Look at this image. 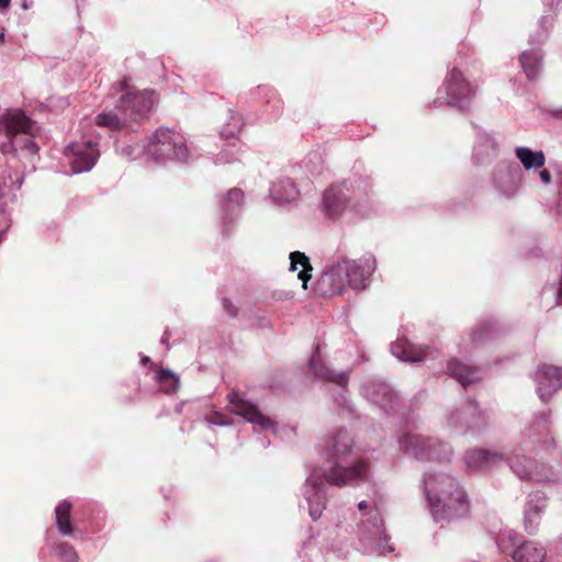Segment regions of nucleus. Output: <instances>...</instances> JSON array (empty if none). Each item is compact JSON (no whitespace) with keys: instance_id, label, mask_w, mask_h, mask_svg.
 I'll list each match as a JSON object with an SVG mask.
<instances>
[{"instance_id":"obj_2","label":"nucleus","mask_w":562,"mask_h":562,"mask_svg":"<svg viewBox=\"0 0 562 562\" xmlns=\"http://www.w3.org/2000/svg\"><path fill=\"white\" fill-rule=\"evenodd\" d=\"M429 512L437 524L443 526L464 517L470 501L460 482L449 473L426 471L420 481Z\"/></svg>"},{"instance_id":"obj_12","label":"nucleus","mask_w":562,"mask_h":562,"mask_svg":"<svg viewBox=\"0 0 562 562\" xmlns=\"http://www.w3.org/2000/svg\"><path fill=\"white\" fill-rule=\"evenodd\" d=\"M521 451H537L551 453L558 449L557 442L550 432V411H542L533 415L532 420L525 428L519 441Z\"/></svg>"},{"instance_id":"obj_33","label":"nucleus","mask_w":562,"mask_h":562,"mask_svg":"<svg viewBox=\"0 0 562 562\" xmlns=\"http://www.w3.org/2000/svg\"><path fill=\"white\" fill-rule=\"evenodd\" d=\"M290 271H297V279L302 281L303 289H307V282L311 279L312 266L308 257L300 251L290 254Z\"/></svg>"},{"instance_id":"obj_22","label":"nucleus","mask_w":562,"mask_h":562,"mask_svg":"<svg viewBox=\"0 0 562 562\" xmlns=\"http://www.w3.org/2000/svg\"><path fill=\"white\" fill-rule=\"evenodd\" d=\"M506 462L520 480H532L536 482H550L554 480L552 473L548 474L538 471L535 461L525 454L516 453L507 457Z\"/></svg>"},{"instance_id":"obj_57","label":"nucleus","mask_w":562,"mask_h":562,"mask_svg":"<svg viewBox=\"0 0 562 562\" xmlns=\"http://www.w3.org/2000/svg\"><path fill=\"white\" fill-rule=\"evenodd\" d=\"M3 38H4V32H3V30H1L0 31V44H3V42H4Z\"/></svg>"},{"instance_id":"obj_37","label":"nucleus","mask_w":562,"mask_h":562,"mask_svg":"<svg viewBox=\"0 0 562 562\" xmlns=\"http://www.w3.org/2000/svg\"><path fill=\"white\" fill-rule=\"evenodd\" d=\"M115 150L127 160H135L142 155H147V143L140 144L138 142L131 143H116Z\"/></svg>"},{"instance_id":"obj_17","label":"nucleus","mask_w":562,"mask_h":562,"mask_svg":"<svg viewBox=\"0 0 562 562\" xmlns=\"http://www.w3.org/2000/svg\"><path fill=\"white\" fill-rule=\"evenodd\" d=\"M519 167L514 162H501L494 171L492 183L496 194L505 200L514 199L518 193Z\"/></svg>"},{"instance_id":"obj_56","label":"nucleus","mask_w":562,"mask_h":562,"mask_svg":"<svg viewBox=\"0 0 562 562\" xmlns=\"http://www.w3.org/2000/svg\"><path fill=\"white\" fill-rule=\"evenodd\" d=\"M16 182H18V184H16V189H20V188L22 187V183H23V177H19V178L16 179Z\"/></svg>"},{"instance_id":"obj_40","label":"nucleus","mask_w":562,"mask_h":562,"mask_svg":"<svg viewBox=\"0 0 562 562\" xmlns=\"http://www.w3.org/2000/svg\"><path fill=\"white\" fill-rule=\"evenodd\" d=\"M258 90L262 92L267 99V111H270L271 119H277L283 110V102L280 100L276 91L268 87H258Z\"/></svg>"},{"instance_id":"obj_26","label":"nucleus","mask_w":562,"mask_h":562,"mask_svg":"<svg viewBox=\"0 0 562 562\" xmlns=\"http://www.w3.org/2000/svg\"><path fill=\"white\" fill-rule=\"evenodd\" d=\"M447 374L456 379L463 387L481 380V369L471 367L456 358L448 360Z\"/></svg>"},{"instance_id":"obj_30","label":"nucleus","mask_w":562,"mask_h":562,"mask_svg":"<svg viewBox=\"0 0 562 562\" xmlns=\"http://www.w3.org/2000/svg\"><path fill=\"white\" fill-rule=\"evenodd\" d=\"M244 202V192L240 189H231L226 196L222 200V213H223V225L224 229L236 217L239 216Z\"/></svg>"},{"instance_id":"obj_28","label":"nucleus","mask_w":562,"mask_h":562,"mask_svg":"<svg viewBox=\"0 0 562 562\" xmlns=\"http://www.w3.org/2000/svg\"><path fill=\"white\" fill-rule=\"evenodd\" d=\"M325 170L324 155L319 150L308 153L299 165L293 167L295 177L303 175L307 179L317 178L322 176Z\"/></svg>"},{"instance_id":"obj_15","label":"nucleus","mask_w":562,"mask_h":562,"mask_svg":"<svg viewBox=\"0 0 562 562\" xmlns=\"http://www.w3.org/2000/svg\"><path fill=\"white\" fill-rule=\"evenodd\" d=\"M361 393L369 402L380 407L386 414L397 411L400 398L397 393L386 382L367 378L361 386Z\"/></svg>"},{"instance_id":"obj_6","label":"nucleus","mask_w":562,"mask_h":562,"mask_svg":"<svg viewBox=\"0 0 562 562\" xmlns=\"http://www.w3.org/2000/svg\"><path fill=\"white\" fill-rule=\"evenodd\" d=\"M400 451L418 461L450 462L453 450L448 442L435 437L404 431L397 438Z\"/></svg>"},{"instance_id":"obj_55","label":"nucleus","mask_w":562,"mask_h":562,"mask_svg":"<svg viewBox=\"0 0 562 562\" xmlns=\"http://www.w3.org/2000/svg\"><path fill=\"white\" fill-rule=\"evenodd\" d=\"M260 443H261V446H262L263 448H267V447H269V445H270L269 440H268V439H266V438H261V439H260Z\"/></svg>"},{"instance_id":"obj_1","label":"nucleus","mask_w":562,"mask_h":562,"mask_svg":"<svg viewBox=\"0 0 562 562\" xmlns=\"http://www.w3.org/2000/svg\"><path fill=\"white\" fill-rule=\"evenodd\" d=\"M321 454L324 467L313 468L301 488L313 520H317L326 508L327 485L356 486L371 479L369 461L355 456V439L346 428H339L327 436Z\"/></svg>"},{"instance_id":"obj_5","label":"nucleus","mask_w":562,"mask_h":562,"mask_svg":"<svg viewBox=\"0 0 562 562\" xmlns=\"http://www.w3.org/2000/svg\"><path fill=\"white\" fill-rule=\"evenodd\" d=\"M36 123L20 109H8L0 114V133H4L7 143L1 144L2 154H12L20 160H30L38 153V145L34 142Z\"/></svg>"},{"instance_id":"obj_54","label":"nucleus","mask_w":562,"mask_h":562,"mask_svg":"<svg viewBox=\"0 0 562 562\" xmlns=\"http://www.w3.org/2000/svg\"><path fill=\"white\" fill-rule=\"evenodd\" d=\"M554 116L562 120V106L554 111Z\"/></svg>"},{"instance_id":"obj_44","label":"nucleus","mask_w":562,"mask_h":562,"mask_svg":"<svg viewBox=\"0 0 562 562\" xmlns=\"http://www.w3.org/2000/svg\"><path fill=\"white\" fill-rule=\"evenodd\" d=\"M235 159L236 158L234 157V153L225 149L215 156L214 164L215 165L231 164V162L235 161Z\"/></svg>"},{"instance_id":"obj_58","label":"nucleus","mask_w":562,"mask_h":562,"mask_svg":"<svg viewBox=\"0 0 562 562\" xmlns=\"http://www.w3.org/2000/svg\"><path fill=\"white\" fill-rule=\"evenodd\" d=\"M415 397H416V398H417V397H425V392H424V391H423V392H420V393H419L418 395H416Z\"/></svg>"},{"instance_id":"obj_20","label":"nucleus","mask_w":562,"mask_h":562,"mask_svg":"<svg viewBox=\"0 0 562 562\" xmlns=\"http://www.w3.org/2000/svg\"><path fill=\"white\" fill-rule=\"evenodd\" d=\"M348 265L342 261L326 267L317 281V291L324 296L340 294L348 284Z\"/></svg>"},{"instance_id":"obj_3","label":"nucleus","mask_w":562,"mask_h":562,"mask_svg":"<svg viewBox=\"0 0 562 562\" xmlns=\"http://www.w3.org/2000/svg\"><path fill=\"white\" fill-rule=\"evenodd\" d=\"M372 183L369 177L350 176L326 188L321 200V211L330 221L352 216L368 217L372 213Z\"/></svg>"},{"instance_id":"obj_13","label":"nucleus","mask_w":562,"mask_h":562,"mask_svg":"<svg viewBox=\"0 0 562 562\" xmlns=\"http://www.w3.org/2000/svg\"><path fill=\"white\" fill-rule=\"evenodd\" d=\"M553 24V16L547 14L540 18L538 30L529 36L530 49L524 50L519 56L522 71L529 80H536L542 70V53L540 46L546 42Z\"/></svg>"},{"instance_id":"obj_49","label":"nucleus","mask_w":562,"mask_h":562,"mask_svg":"<svg viewBox=\"0 0 562 562\" xmlns=\"http://www.w3.org/2000/svg\"><path fill=\"white\" fill-rule=\"evenodd\" d=\"M559 203H560V206L562 207V170H561V173H560V178H559Z\"/></svg>"},{"instance_id":"obj_4","label":"nucleus","mask_w":562,"mask_h":562,"mask_svg":"<svg viewBox=\"0 0 562 562\" xmlns=\"http://www.w3.org/2000/svg\"><path fill=\"white\" fill-rule=\"evenodd\" d=\"M147 156L158 165L183 167L200 159V148L182 133L158 127L147 139Z\"/></svg>"},{"instance_id":"obj_24","label":"nucleus","mask_w":562,"mask_h":562,"mask_svg":"<svg viewBox=\"0 0 562 562\" xmlns=\"http://www.w3.org/2000/svg\"><path fill=\"white\" fill-rule=\"evenodd\" d=\"M391 353L398 360L404 362H422L429 356V348L425 346H416L405 337H398L390 345Z\"/></svg>"},{"instance_id":"obj_42","label":"nucleus","mask_w":562,"mask_h":562,"mask_svg":"<svg viewBox=\"0 0 562 562\" xmlns=\"http://www.w3.org/2000/svg\"><path fill=\"white\" fill-rule=\"evenodd\" d=\"M540 520H541V515H539L535 512L525 509V512H524L525 530L529 535H535L538 531Z\"/></svg>"},{"instance_id":"obj_25","label":"nucleus","mask_w":562,"mask_h":562,"mask_svg":"<svg viewBox=\"0 0 562 562\" xmlns=\"http://www.w3.org/2000/svg\"><path fill=\"white\" fill-rule=\"evenodd\" d=\"M498 155V144L495 138L485 131H477L473 147V160L476 165H484Z\"/></svg>"},{"instance_id":"obj_34","label":"nucleus","mask_w":562,"mask_h":562,"mask_svg":"<svg viewBox=\"0 0 562 562\" xmlns=\"http://www.w3.org/2000/svg\"><path fill=\"white\" fill-rule=\"evenodd\" d=\"M521 541L522 536L508 528L499 530L495 538V543L498 550L504 554H509L510 557L513 551L519 546Z\"/></svg>"},{"instance_id":"obj_35","label":"nucleus","mask_w":562,"mask_h":562,"mask_svg":"<svg viewBox=\"0 0 562 562\" xmlns=\"http://www.w3.org/2000/svg\"><path fill=\"white\" fill-rule=\"evenodd\" d=\"M155 379L159 389L166 394L175 393L180 386L179 376L169 369H160L156 372Z\"/></svg>"},{"instance_id":"obj_16","label":"nucleus","mask_w":562,"mask_h":562,"mask_svg":"<svg viewBox=\"0 0 562 562\" xmlns=\"http://www.w3.org/2000/svg\"><path fill=\"white\" fill-rule=\"evenodd\" d=\"M72 173L90 171L100 157L99 143L92 139L76 142L65 148Z\"/></svg>"},{"instance_id":"obj_50","label":"nucleus","mask_w":562,"mask_h":562,"mask_svg":"<svg viewBox=\"0 0 562 562\" xmlns=\"http://www.w3.org/2000/svg\"><path fill=\"white\" fill-rule=\"evenodd\" d=\"M169 336H170L169 330H165V333H164V335H162V337H161V340H160V342H161L162 345H166V346H167V349H169V346H168V339H169Z\"/></svg>"},{"instance_id":"obj_43","label":"nucleus","mask_w":562,"mask_h":562,"mask_svg":"<svg viewBox=\"0 0 562 562\" xmlns=\"http://www.w3.org/2000/svg\"><path fill=\"white\" fill-rule=\"evenodd\" d=\"M207 424L213 426L226 427L233 425V419L221 412H212L205 417Z\"/></svg>"},{"instance_id":"obj_27","label":"nucleus","mask_w":562,"mask_h":562,"mask_svg":"<svg viewBox=\"0 0 562 562\" xmlns=\"http://www.w3.org/2000/svg\"><path fill=\"white\" fill-rule=\"evenodd\" d=\"M300 191L289 177H280L270 186V198L279 205L290 204L297 200Z\"/></svg>"},{"instance_id":"obj_51","label":"nucleus","mask_w":562,"mask_h":562,"mask_svg":"<svg viewBox=\"0 0 562 562\" xmlns=\"http://www.w3.org/2000/svg\"><path fill=\"white\" fill-rule=\"evenodd\" d=\"M11 0H0V9L5 10L9 8Z\"/></svg>"},{"instance_id":"obj_7","label":"nucleus","mask_w":562,"mask_h":562,"mask_svg":"<svg viewBox=\"0 0 562 562\" xmlns=\"http://www.w3.org/2000/svg\"><path fill=\"white\" fill-rule=\"evenodd\" d=\"M319 347H316L315 353L311 357L308 367L314 376L322 381L326 392L341 413L351 412L352 406L348 398L349 374L347 371H335L326 366L318 356Z\"/></svg>"},{"instance_id":"obj_45","label":"nucleus","mask_w":562,"mask_h":562,"mask_svg":"<svg viewBox=\"0 0 562 562\" xmlns=\"http://www.w3.org/2000/svg\"><path fill=\"white\" fill-rule=\"evenodd\" d=\"M358 510L360 513V516L359 518H363L364 516H367V514L369 513V510L373 507H378L375 504H370L368 501H361L358 503Z\"/></svg>"},{"instance_id":"obj_38","label":"nucleus","mask_w":562,"mask_h":562,"mask_svg":"<svg viewBox=\"0 0 562 562\" xmlns=\"http://www.w3.org/2000/svg\"><path fill=\"white\" fill-rule=\"evenodd\" d=\"M52 552L61 562H78L79 555L75 547L66 541L56 540L50 543Z\"/></svg>"},{"instance_id":"obj_46","label":"nucleus","mask_w":562,"mask_h":562,"mask_svg":"<svg viewBox=\"0 0 562 562\" xmlns=\"http://www.w3.org/2000/svg\"><path fill=\"white\" fill-rule=\"evenodd\" d=\"M223 308L225 310V312L232 316V317H235L237 315V307L227 299H223Z\"/></svg>"},{"instance_id":"obj_18","label":"nucleus","mask_w":562,"mask_h":562,"mask_svg":"<svg viewBox=\"0 0 562 562\" xmlns=\"http://www.w3.org/2000/svg\"><path fill=\"white\" fill-rule=\"evenodd\" d=\"M533 380L540 401L547 403L562 389V369L547 363L540 364L533 373Z\"/></svg>"},{"instance_id":"obj_14","label":"nucleus","mask_w":562,"mask_h":562,"mask_svg":"<svg viewBox=\"0 0 562 562\" xmlns=\"http://www.w3.org/2000/svg\"><path fill=\"white\" fill-rule=\"evenodd\" d=\"M227 401L231 413L240 416L246 422L252 424L255 428L263 431H272L273 434L277 432L276 423L239 392H231L227 395Z\"/></svg>"},{"instance_id":"obj_48","label":"nucleus","mask_w":562,"mask_h":562,"mask_svg":"<svg viewBox=\"0 0 562 562\" xmlns=\"http://www.w3.org/2000/svg\"><path fill=\"white\" fill-rule=\"evenodd\" d=\"M562 0H542L543 5L547 8V12H551L554 5H558Z\"/></svg>"},{"instance_id":"obj_9","label":"nucleus","mask_w":562,"mask_h":562,"mask_svg":"<svg viewBox=\"0 0 562 562\" xmlns=\"http://www.w3.org/2000/svg\"><path fill=\"white\" fill-rule=\"evenodd\" d=\"M446 420L451 431L458 435H481L490 425L488 415L474 400H467L449 407Z\"/></svg>"},{"instance_id":"obj_39","label":"nucleus","mask_w":562,"mask_h":562,"mask_svg":"<svg viewBox=\"0 0 562 562\" xmlns=\"http://www.w3.org/2000/svg\"><path fill=\"white\" fill-rule=\"evenodd\" d=\"M126 122L127 121L123 114L120 116L112 111L102 112L95 116V124L98 126L108 127L113 131L122 128Z\"/></svg>"},{"instance_id":"obj_19","label":"nucleus","mask_w":562,"mask_h":562,"mask_svg":"<svg viewBox=\"0 0 562 562\" xmlns=\"http://www.w3.org/2000/svg\"><path fill=\"white\" fill-rule=\"evenodd\" d=\"M464 469L469 473H486L505 460V457L491 449H469L463 454Z\"/></svg>"},{"instance_id":"obj_52","label":"nucleus","mask_w":562,"mask_h":562,"mask_svg":"<svg viewBox=\"0 0 562 562\" xmlns=\"http://www.w3.org/2000/svg\"><path fill=\"white\" fill-rule=\"evenodd\" d=\"M31 4H32V2H29V1L24 0L22 2L21 7H22L23 10H29L31 8Z\"/></svg>"},{"instance_id":"obj_36","label":"nucleus","mask_w":562,"mask_h":562,"mask_svg":"<svg viewBox=\"0 0 562 562\" xmlns=\"http://www.w3.org/2000/svg\"><path fill=\"white\" fill-rule=\"evenodd\" d=\"M227 114L228 121L222 126L220 135L224 139L235 140L241 131L243 120L241 116L232 109L227 111Z\"/></svg>"},{"instance_id":"obj_41","label":"nucleus","mask_w":562,"mask_h":562,"mask_svg":"<svg viewBox=\"0 0 562 562\" xmlns=\"http://www.w3.org/2000/svg\"><path fill=\"white\" fill-rule=\"evenodd\" d=\"M546 507H547V497L543 492L535 491L528 495L525 509H528L530 512H535L539 515H542Z\"/></svg>"},{"instance_id":"obj_10","label":"nucleus","mask_w":562,"mask_h":562,"mask_svg":"<svg viewBox=\"0 0 562 562\" xmlns=\"http://www.w3.org/2000/svg\"><path fill=\"white\" fill-rule=\"evenodd\" d=\"M114 93H121L115 109L125 116L126 121L140 122L154 108V92L133 90L126 78L114 87Z\"/></svg>"},{"instance_id":"obj_32","label":"nucleus","mask_w":562,"mask_h":562,"mask_svg":"<svg viewBox=\"0 0 562 562\" xmlns=\"http://www.w3.org/2000/svg\"><path fill=\"white\" fill-rule=\"evenodd\" d=\"M515 156L527 170L537 171L546 164V156L542 150H533L530 147L518 146L515 148Z\"/></svg>"},{"instance_id":"obj_11","label":"nucleus","mask_w":562,"mask_h":562,"mask_svg":"<svg viewBox=\"0 0 562 562\" xmlns=\"http://www.w3.org/2000/svg\"><path fill=\"white\" fill-rule=\"evenodd\" d=\"M443 89L446 93L445 100L441 101L440 98H437L434 101L435 106H440L442 103H446L450 108H456L461 112L470 109L476 94V86L465 78L457 67L448 71L443 81Z\"/></svg>"},{"instance_id":"obj_21","label":"nucleus","mask_w":562,"mask_h":562,"mask_svg":"<svg viewBox=\"0 0 562 562\" xmlns=\"http://www.w3.org/2000/svg\"><path fill=\"white\" fill-rule=\"evenodd\" d=\"M344 265H348V285L356 290L366 288L367 280L375 270V258L372 254H367L358 260H342Z\"/></svg>"},{"instance_id":"obj_31","label":"nucleus","mask_w":562,"mask_h":562,"mask_svg":"<svg viewBox=\"0 0 562 562\" xmlns=\"http://www.w3.org/2000/svg\"><path fill=\"white\" fill-rule=\"evenodd\" d=\"M72 504L68 499L60 501L55 507V525L57 531L64 537L74 536L71 522Z\"/></svg>"},{"instance_id":"obj_8","label":"nucleus","mask_w":562,"mask_h":562,"mask_svg":"<svg viewBox=\"0 0 562 562\" xmlns=\"http://www.w3.org/2000/svg\"><path fill=\"white\" fill-rule=\"evenodd\" d=\"M358 519L357 537L364 553L385 555L394 551L378 507L371 508L367 516Z\"/></svg>"},{"instance_id":"obj_53","label":"nucleus","mask_w":562,"mask_h":562,"mask_svg":"<svg viewBox=\"0 0 562 562\" xmlns=\"http://www.w3.org/2000/svg\"><path fill=\"white\" fill-rule=\"evenodd\" d=\"M140 362H142L143 364H147V363H151V360H150V358H149V357H147V356H142V358H140Z\"/></svg>"},{"instance_id":"obj_29","label":"nucleus","mask_w":562,"mask_h":562,"mask_svg":"<svg viewBox=\"0 0 562 562\" xmlns=\"http://www.w3.org/2000/svg\"><path fill=\"white\" fill-rule=\"evenodd\" d=\"M546 557L547 550L542 544L524 539L512 553L515 562H543Z\"/></svg>"},{"instance_id":"obj_47","label":"nucleus","mask_w":562,"mask_h":562,"mask_svg":"<svg viewBox=\"0 0 562 562\" xmlns=\"http://www.w3.org/2000/svg\"><path fill=\"white\" fill-rule=\"evenodd\" d=\"M539 179L544 186H549L552 182V176L548 169H539Z\"/></svg>"},{"instance_id":"obj_23","label":"nucleus","mask_w":562,"mask_h":562,"mask_svg":"<svg viewBox=\"0 0 562 562\" xmlns=\"http://www.w3.org/2000/svg\"><path fill=\"white\" fill-rule=\"evenodd\" d=\"M503 330V326L495 318L481 319L469 333L470 344L473 349L483 347L498 338Z\"/></svg>"}]
</instances>
